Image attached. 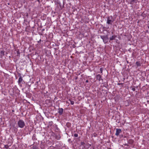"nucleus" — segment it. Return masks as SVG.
Wrapping results in <instances>:
<instances>
[{"label":"nucleus","mask_w":149,"mask_h":149,"mask_svg":"<svg viewBox=\"0 0 149 149\" xmlns=\"http://www.w3.org/2000/svg\"><path fill=\"white\" fill-rule=\"evenodd\" d=\"M17 124L19 127L20 128H23L25 125L24 122L22 120H19L17 123Z\"/></svg>","instance_id":"obj_1"},{"label":"nucleus","mask_w":149,"mask_h":149,"mask_svg":"<svg viewBox=\"0 0 149 149\" xmlns=\"http://www.w3.org/2000/svg\"><path fill=\"white\" fill-rule=\"evenodd\" d=\"M112 19L113 17L112 16L107 17V23L108 24L112 25V22L114 21L112 20Z\"/></svg>","instance_id":"obj_2"},{"label":"nucleus","mask_w":149,"mask_h":149,"mask_svg":"<svg viewBox=\"0 0 149 149\" xmlns=\"http://www.w3.org/2000/svg\"><path fill=\"white\" fill-rule=\"evenodd\" d=\"M100 37L104 43H107L108 40V38L107 36H101Z\"/></svg>","instance_id":"obj_3"},{"label":"nucleus","mask_w":149,"mask_h":149,"mask_svg":"<svg viewBox=\"0 0 149 149\" xmlns=\"http://www.w3.org/2000/svg\"><path fill=\"white\" fill-rule=\"evenodd\" d=\"M122 132L121 130L120 129H116V133H115V135L118 136L120 133H121Z\"/></svg>","instance_id":"obj_4"},{"label":"nucleus","mask_w":149,"mask_h":149,"mask_svg":"<svg viewBox=\"0 0 149 149\" xmlns=\"http://www.w3.org/2000/svg\"><path fill=\"white\" fill-rule=\"evenodd\" d=\"M19 80L18 81V84H20L21 83L22 81H23V79L22 78V77L20 74H19Z\"/></svg>","instance_id":"obj_5"},{"label":"nucleus","mask_w":149,"mask_h":149,"mask_svg":"<svg viewBox=\"0 0 149 149\" xmlns=\"http://www.w3.org/2000/svg\"><path fill=\"white\" fill-rule=\"evenodd\" d=\"M58 113L60 115H61L62 114L63 112V108H59L58 109Z\"/></svg>","instance_id":"obj_6"},{"label":"nucleus","mask_w":149,"mask_h":149,"mask_svg":"<svg viewBox=\"0 0 149 149\" xmlns=\"http://www.w3.org/2000/svg\"><path fill=\"white\" fill-rule=\"evenodd\" d=\"M101 78V76L100 74H98L96 76V79L99 81H100V80Z\"/></svg>","instance_id":"obj_7"},{"label":"nucleus","mask_w":149,"mask_h":149,"mask_svg":"<svg viewBox=\"0 0 149 149\" xmlns=\"http://www.w3.org/2000/svg\"><path fill=\"white\" fill-rule=\"evenodd\" d=\"M116 37V36L115 35L112 36L110 38V40H114L115 38Z\"/></svg>","instance_id":"obj_8"},{"label":"nucleus","mask_w":149,"mask_h":149,"mask_svg":"<svg viewBox=\"0 0 149 149\" xmlns=\"http://www.w3.org/2000/svg\"><path fill=\"white\" fill-rule=\"evenodd\" d=\"M136 3V2L135 0H131L130 2V4L132 5H133Z\"/></svg>","instance_id":"obj_9"},{"label":"nucleus","mask_w":149,"mask_h":149,"mask_svg":"<svg viewBox=\"0 0 149 149\" xmlns=\"http://www.w3.org/2000/svg\"><path fill=\"white\" fill-rule=\"evenodd\" d=\"M136 64L137 67L140 66L141 65L140 62L139 61L136 62Z\"/></svg>","instance_id":"obj_10"},{"label":"nucleus","mask_w":149,"mask_h":149,"mask_svg":"<svg viewBox=\"0 0 149 149\" xmlns=\"http://www.w3.org/2000/svg\"><path fill=\"white\" fill-rule=\"evenodd\" d=\"M134 141L132 139H129L128 141V143L130 144H132L133 143Z\"/></svg>","instance_id":"obj_11"},{"label":"nucleus","mask_w":149,"mask_h":149,"mask_svg":"<svg viewBox=\"0 0 149 149\" xmlns=\"http://www.w3.org/2000/svg\"><path fill=\"white\" fill-rule=\"evenodd\" d=\"M56 138L57 140H59L61 138V136L60 135H58L56 136Z\"/></svg>","instance_id":"obj_12"},{"label":"nucleus","mask_w":149,"mask_h":149,"mask_svg":"<svg viewBox=\"0 0 149 149\" xmlns=\"http://www.w3.org/2000/svg\"><path fill=\"white\" fill-rule=\"evenodd\" d=\"M0 53L2 55H4V51L3 50L1 51Z\"/></svg>","instance_id":"obj_13"},{"label":"nucleus","mask_w":149,"mask_h":149,"mask_svg":"<svg viewBox=\"0 0 149 149\" xmlns=\"http://www.w3.org/2000/svg\"><path fill=\"white\" fill-rule=\"evenodd\" d=\"M70 104L72 105H73L74 104V101H72V100H70Z\"/></svg>","instance_id":"obj_14"},{"label":"nucleus","mask_w":149,"mask_h":149,"mask_svg":"<svg viewBox=\"0 0 149 149\" xmlns=\"http://www.w3.org/2000/svg\"><path fill=\"white\" fill-rule=\"evenodd\" d=\"M103 70V68H100V71L101 73H102Z\"/></svg>","instance_id":"obj_15"},{"label":"nucleus","mask_w":149,"mask_h":149,"mask_svg":"<svg viewBox=\"0 0 149 149\" xmlns=\"http://www.w3.org/2000/svg\"><path fill=\"white\" fill-rule=\"evenodd\" d=\"M33 149H39V148L36 146H33Z\"/></svg>","instance_id":"obj_16"},{"label":"nucleus","mask_w":149,"mask_h":149,"mask_svg":"<svg viewBox=\"0 0 149 149\" xmlns=\"http://www.w3.org/2000/svg\"><path fill=\"white\" fill-rule=\"evenodd\" d=\"M4 147L5 148L7 149L8 148L9 146L8 145H5Z\"/></svg>","instance_id":"obj_17"},{"label":"nucleus","mask_w":149,"mask_h":149,"mask_svg":"<svg viewBox=\"0 0 149 149\" xmlns=\"http://www.w3.org/2000/svg\"><path fill=\"white\" fill-rule=\"evenodd\" d=\"M74 136L76 137H77L78 136V134H75L74 135Z\"/></svg>","instance_id":"obj_18"},{"label":"nucleus","mask_w":149,"mask_h":149,"mask_svg":"<svg viewBox=\"0 0 149 149\" xmlns=\"http://www.w3.org/2000/svg\"><path fill=\"white\" fill-rule=\"evenodd\" d=\"M81 145H84L85 144V143L84 142H81Z\"/></svg>","instance_id":"obj_19"},{"label":"nucleus","mask_w":149,"mask_h":149,"mask_svg":"<svg viewBox=\"0 0 149 149\" xmlns=\"http://www.w3.org/2000/svg\"><path fill=\"white\" fill-rule=\"evenodd\" d=\"M132 90L133 91H134L135 90V89L134 88H132Z\"/></svg>","instance_id":"obj_20"},{"label":"nucleus","mask_w":149,"mask_h":149,"mask_svg":"<svg viewBox=\"0 0 149 149\" xmlns=\"http://www.w3.org/2000/svg\"><path fill=\"white\" fill-rule=\"evenodd\" d=\"M86 82H88V80H86Z\"/></svg>","instance_id":"obj_21"},{"label":"nucleus","mask_w":149,"mask_h":149,"mask_svg":"<svg viewBox=\"0 0 149 149\" xmlns=\"http://www.w3.org/2000/svg\"><path fill=\"white\" fill-rule=\"evenodd\" d=\"M44 29H43L42 30V31H44Z\"/></svg>","instance_id":"obj_22"}]
</instances>
